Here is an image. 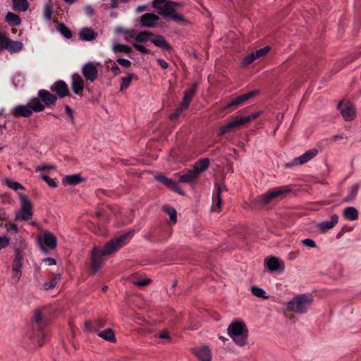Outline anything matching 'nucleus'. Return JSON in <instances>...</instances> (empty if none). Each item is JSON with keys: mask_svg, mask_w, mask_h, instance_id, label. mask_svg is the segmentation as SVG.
<instances>
[{"mask_svg": "<svg viewBox=\"0 0 361 361\" xmlns=\"http://www.w3.org/2000/svg\"><path fill=\"white\" fill-rule=\"evenodd\" d=\"M135 231L132 230L106 242L102 248L94 246L91 251V272L96 274L103 266L105 257L118 252L132 238Z\"/></svg>", "mask_w": 361, "mask_h": 361, "instance_id": "nucleus-1", "label": "nucleus"}, {"mask_svg": "<svg viewBox=\"0 0 361 361\" xmlns=\"http://www.w3.org/2000/svg\"><path fill=\"white\" fill-rule=\"evenodd\" d=\"M45 317L44 308L35 310L31 320L30 339L34 345L42 347L44 343Z\"/></svg>", "mask_w": 361, "mask_h": 361, "instance_id": "nucleus-2", "label": "nucleus"}, {"mask_svg": "<svg viewBox=\"0 0 361 361\" xmlns=\"http://www.w3.org/2000/svg\"><path fill=\"white\" fill-rule=\"evenodd\" d=\"M313 302V296L310 294H300L293 298L287 303V310L296 314L306 313Z\"/></svg>", "mask_w": 361, "mask_h": 361, "instance_id": "nucleus-3", "label": "nucleus"}, {"mask_svg": "<svg viewBox=\"0 0 361 361\" xmlns=\"http://www.w3.org/2000/svg\"><path fill=\"white\" fill-rule=\"evenodd\" d=\"M44 106L38 98H32L26 105H18L11 110V114L16 118L29 117L33 112L43 111Z\"/></svg>", "mask_w": 361, "mask_h": 361, "instance_id": "nucleus-4", "label": "nucleus"}, {"mask_svg": "<svg viewBox=\"0 0 361 361\" xmlns=\"http://www.w3.org/2000/svg\"><path fill=\"white\" fill-rule=\"evenodd\" d=\"M228 334L234 342L240 346H243L247 343V329L242 322H232L228 328Z\"/></svg>", "mask_w": 361, "mask_h": 361, "instance_id": "nucleus-5", "label": "nucleus"}, {"mask_svg": "<svg viewBox=\"0 0 361 361\" xmlns=\"http://www.w3.org/2000/svg\"><path fill=\"white\" fill-rule=\"evenodd\" d=\"M290 191V189L286 185L274 188L261 195L259 201L262 204L267 205L275 200L283 198Z\"/></svg>", "mask_w": 361, "mask_h": 361, "instance_id": "nucleus-6", "label": "nucleus"}, {"mask_svg": "<svg viewBox=\"0 0 361 361\" xmlns=\"http://www.w3.org/2000/svg\"><path fill=\"white\" fill-rule=\"evenodd\" d=\"M163 6V12H159V13L165 18H170L174 21L187 22L183 16L178 13L179 8L182 7L181 4L169 1L166 2Z\"/></svg>", "mask_w": 361, "mask_h": 361, "instance_id": "nucleus-7", "label": "nucleus"}, {"mask_svg": "<svg viewBox=\"0 0 361 361\" xmlns=\"http://www.w3.org/2000/svg\"><path fill=\"white\" fill-rule=\"evenodd\" d=\"M21 209L16 214V221H27L32 216V205L26 195L19 193Z\"/></svg>", "mask_w": 361, "mask_h": 361, "instance_id": "nucleus-8", "label": "nucleus"}, {"mask_svg": "<svg viewBox=\"0 0 361 361\" xmlns=\"http://www.w3.org/2000/svg\"><path fill=\"white\" fill-rule=\"evenodd\" d=\"M23 256L19 250H16L15 253V258L12 265V278L15 282H18L22 273Z\"/></svg>", "mask_w": 361, "mask_h": 361, "instance_id": "nucleus-9", "label": "nucleus"}, {"mask_svg": "<svg viewBox=\"0 0 361 361\" xmlns=\"http://www.w3.org/2000/svg\"><path fill=\"white\" fill-rule=\"evenodd\" d=\"M259 94V91L255 90L250 91L247 93L241 94L240 96L236 97L235 98L233 99L232 101L229 103H228L224 107V109H228L231 107H236L238 106H240L245 103L247 100L250 99L257 96Z\"/></svg>", "mask_w": 361, "mask_h": 361, "instance_id": "nucleus-10", "label": "nucleus"}, {"mask_svg": "<svg viewBox=\"0 0 361 361\" xmlns=\"http://www.w3.org/2000/svg\"><path fill=\"white\" fill-rule=\"evenodd\" d=\"M318 154V149L312 148L307 150L301 156L294 159L290 163L287 164L288 166H300L307 163Z\"/></svg>", "mask_w": 361, "mask_h": 361, "instance_id": "nucleus-11", "label": "nucleus"}, {"mask_svg": "<svg viewBox=\"0 0 361 361\" xmlns=\"http://www.w3.org/2000/svg\"><path fill=\"white\" fill-rule=\"evenodd\" d=\"M82 73L87 81L92 82L97 78L98 70L94 63L87 62L82 66Z\"/></svg>", "mask_w": 361, "mask_h": 361, "instance_id": "nucleus-12", "label": "nucleus"}, {"mask_svg": "<svg viewBox=\"0 0 361 361\" xmlns=\"http://www.w3.org/2000/svg\"><path fill=\"white\" fill-rule=\"evenodd\" d=\"M338 108L342 116L345 121H352L355 118V110L354 106L349 102H341Z\"/></svg>", "mask_w": 361, "mask_h": 361, "instance_id": "nucleus-13", "label": "nucleus"}, {"mask_svg": "<svg viewBox=\"0 0 361 361\" xmlns=\"http://www.w3.org/2000/svg\"><path fill=\"white\" fill-rule=\"evenodd\" d=\"M51 90L55 92L61 98L68 96L70 99H75L74 97L70 95L68 87L63 80H59L54 82V84L51 87Z\"/></svg>", "mask_w": 361, "mask_h": 361, "instance_id": "nucleus-14", "label": "nucleus"}, {"mask_svg": "<svg viewBox=\"0 0 361 361\" xmlns=\"http://www.w3.org/2000/svg\"><path fill=\"white\" fill-rule=\"evenodd\" d=\"M71 85L75 94L82 96L85 82L82 77L78 73H75L72 75Z\"/></svg>", "mask_w": 361, "mask_h": 361, "instance_id": "nucleus-15", "label": "nucleus"}, {"mask_svg": "<svg viewBox=\"0 0 361 361\" xmlns=\"http://www.w3.org/2000/svg\"><path fill=\"white\" fill-rule=\"evenodd\" d=\"M159 19V17L154 13H145L140 18V26L142 27H154Z\"/></svg>", "mask_w": 361, "mask_h": 361, "instance_id": "nucleus-16", "label": "nucleus"}, {"mask_svg": "<svg viewBox=\"0 0 361 361\" xmlns=\"http://www.w3.org/2000/svg\"><path fill=\"white\" fill-rule=\"evenodd\" d=\"M106 320L104 317H100L93 322L86 321L85 322V330L87 332L97 333L99 329L104 328Z\"/></svg>", "mask_w": 361, "mask_h": 361, "instance_id": "nucleus-17", "label": "nucleus"}, {"mask_svg": "<svg viewBox=\"0 0 361 361\" xmlns=\"http://www.w3.org/2000/svg\"><path fill=\"white\" fill-rule=\"evenodd\" d=\"M156 180L161 183L166 187H168L171 190L181 195H184V192L180 188L177 183L173 181L171 178H169L164 176L159 175L155 177Z\"/></svg>", "mask_w": 361, "mask_h": 361, "instance_id": "nucleus-18", "label": "nucleus"}, {"mask_svg": "<svg viewBox=\"0 0 361 361\" xmlns=\"http://www.w3.org/2000/svg\"><path fill=\"white\" fill-rule=\"evenodd\" d=\"M50 28L56 29L62 36L66 39H71L73 36L71 30L63 23H59L57 20L50 22L49 25Z\"/></svg>", "mask_w": 361, "mask_h": 361, "instance_id": "nucleus-19", "label": "nucleus"}, {"mask_svg": "<svg viewBox=\"0 0 361 361\" xmlns=\"http://www.w3.org/2000/svg\"><path fill=\"white\" fill-rule=\"evenodd\" d=\"M216 188V192L214 194L212 200H213V205L212 209L214 212H219V209L221 208L222 201L221 197V192L226 190V188L225 185H220L219 184L216 183L215 185Z\"/></svg>", "mask_w": 361, "mask_h": 361, "instance_id": "nucleus-20", "label": "nucleus"}, {"mask_svg": "<svg viewBox=\"0 0 361 361\" xmlns=\"http://www.w3.org/2000/svg\"><path fill=\"white\" fill-rule=\"evenodd\" d=\"M197 89V84L195 82L192 84L190 88L186 90L184 92V95L183 98V101L180 102L181 108L182 109H188L192 99L195 96Z\"/></svg>", "mask_w": 361, "mask_h": 361, "instance_id": "nucleus-21", "label": "nucleus"}, {"mask_svg": "<svg viewBox=\"0 0 361 361\" xmlns=\"http://www.w3.org/2000/svg\"><path fill=\"white\" fill-rule=\"evenodd\" d=\"M338 221V216L336 214L331 216V220L324 221L317 225L318 228L322 233L327 232L334 228Z\"/></svg>", "mask_w": 361, "mask_h": 361, "instance_id": "nucleus-22", "label": "nucleus"}, {"mask_svg": "<svg viewBox=\"0 0 361 361\" xmlns=\"http://www.w3.org/2000/svg\"><path fill=\"white\" fill-rule=\"evenodd\" d=\"M194 353L200 361H211L212 360L210 349L207 345L195 348Z\"/></svg>", "mask_w": 361, "mask_h": 361, "instance_id": "nucleus-23", "label": "nucleus"}, {"mask_svg": "<svg viewBox=\"0 0 361 361\" xmlns=\"http://www.w3.org/2000/svg\"><path fill=\"white\" fill-rule=\"evenodd\" d=\"M150 42L159 48L165 49L171 52L173 49L171 46L166 42L164 37L161 35H154L150 39Z\"/></svg>", "mask_w": 361, "mask_h": 361, "instance_id": "nucleus-24", "label": "nucleus"}, {"mask_svg": "<svg viewBox=\"0 0 361 361\" xmlns=\"http://www.w3.org/2000/svg\"><path fill=\"white\" fill-rule=\"evenodd\" d=\"M80 39L82 41H92L97 37V32L90 27H83L79 33Z\"/></svg>", "mask_w": 361, "mask_h": 361, "instance_id": "nucleus-25", "label": "nucleus"}, {"mask_svg": "<svg viewBox=\"0 0 361 361\" xmlns=\"http://www.w3.org/2000/svg\"><path fill=\"white\" fill-rule=\"evenodd\" d=\"M210 159L209 158H202L199 159L193 166V170L200 176V174L205 171L209 166Z\"/></svg>", "mask_w": 361, "mask_h": 361, "instance_id": "nucleus-26", "label": "nucleus"}, {"mask_svg": "<svg viewBox=\"0 0 361 361\" xmlns=\"http://www.w3.org/2000/svg\"><path fill=\"white\" fill-rule=\"evenodd\" d=\"M199 176L193 169L189 170L186 173L183 174L179 178V182L194 184Z\"/></svg>", "mask_w": 361, "mask_h": 361, "instance_id": "nucleus-27", "label": "nucleus"}, {"mask_svg": "<svg viewBox=\"0 0 361 361\" xmlns=\"http://www.w3.org/2000/svg\"><path fill=\"white\" fill-rule=\"evenodd\" d=\"M57 242L56 236L50 231H47V255L48 254V250H53L57 247Z\"/></svg>", "mask_w": 361, "mask_h": 361, "instance_id": "nucleus-28", "label": "nucleus"}, {"mask_svg": "<svg viewBox=\"0 0 361 361\" xmlns=\"http://www.w3.org/2000/svg\"><path fill=\"white\" fill-rule=\"evenodd\" d=\"M82 181V178L79 174L66 176L63 179L64 185H76Z\"/></svg>", "mask_w": 361, "mask_h": 361, "instance_id": "nucleus-29", "label": "nucleus"}, {"mask_svg": "<svg viewBox=\"0 0 361 361\" xmlns=\"http://www.w3.org/2000/svg\"><path fill=\"white\" fill-rule=\"evenodd\" d=\"M5 20L11 26H18L21 23V19L19 16L13 12H8Z\"/></svg>", "mask_w": 361, "mask_h": 361, "instance_id": "nucleus-30", "label": "nucleus"}, {"mask_svg": "<svg viewBox=\"0 0 361 361\" xmlns=\"http://www.w3.org/2000/svg\"><path fill=\"white\" fill-rule=\"evenodd\" d=\"M98 336L107 341L114 343L116 341L114 331L111 329H106L104 331L97 332Z\"/></svg>", "mask_w": 361, "mask_h": 361, "instance_id": "nucleus-31", "label": "nucleus"}, {"mask_svg": "<svg viewBox=\"0 0 361 361\" xmlns=\"http://www.w3.org/2000/svg\"><path fill=\"white\" fill-rule=\"evenodd\" d=\"M154 33L150 31H141L135 37V40L140 43H144L147 41H150L153 37Z\"/></svg>", "mask_w": 361, "mask_h": 361, "instance_id": "nucleus-32", "label": "nucleus"}, {"mask_svg": "<svg viewBox=\"0 0 361 361\" xmlns=\"http://www.w3.org/2000/svg\"><path fill=\"white\" fill-rule=\"evenodd\" d=\"M137 80L138 77L137 75L134 73H130L126 77H123L121 78V84L120 86V91H123L126 90L130 85L133 80Z\"/></svg>", "mask_w": 361, "mask_h": 361, "instance_id": "nucleus-33", "label": "nucleus"}, {"mask_svg": "<svg viewBox=\"0 0 361 361\" xmlns=\"http://www.w3.org/2000/svg\"><path fill=\"white\" fill-rule=\"evenodd\" d=\"M265 265L269 271H275L279 269L280 262L277 258L271 257L265 262Z\"/></svg>", "mask_w": 361, "mask_h": 361, "instance_id": "nucleus-34", "label": "nucleus"}, {"mask_svg": "<svg viewBox=\"0 0 361 361\" xmlns=\"http://www.w3.org/2000/svg\"><path fill=\"white\" fill-rule=\"evenodd\" d=\"M343 216L348 220L354 221L358 218V212L355 207H349L344 210Z\"/></svg>", "mask_w": 361, "mask_h": 361, "instance_id": "nucleus-35", "label": "nucleus"}, {"mask_svg": "<svg viewBox=\"0 0 361 361\" xmlns=\"http://www.w3.org/2000/svg\"><path fill=\"white\" fill-rule=\"evenodd\" d=\"M13 8L18 11H25L28 8V2L27 0H12Z\"/></svg>", "mask_w": 361, "mask_h": 361, "instance_id": "nucleus-36", "label": "nucleus"}, {"mask_svg": "<svg viewBox=\"0 0 361 361\" xmlns=\"http://www.w3.org/2000/svg\"><path fill=\"white\" fill-rule=\"evenodd\" d=\"M163 210L169 214L170 217V221L173 224H175L177 221V212L176 210L169 205H164L163 207Z\"/></svg>", "mask_w": 361, "mask_h": 361, "instance_id": "nucleus-37", "label": "nucleus"}, {"mask_svg": "<svg viewBox=\"0 0 361 361\" xmlns=\"http://www.w3.org/2000/svg\"><path fill=\"white\" fill-rule=\"evenodd\" d=\"M250 118L245 116H237L231 121L234 129L249 123Z\"/></svg>", "mask_w": 361, "mask_h": 361, "instance_id": "nucleus-38", "label": "nucleus"}, {"mask_svg": "<svg viewBox=\"0 0 361 361\" xmlns=\"http://www.w3.org/2000/svg\"><path fill=\"white\" fill-rule=\"evenodd\" d=\"M23 49V44L20 42L13 41L11 39V42L8 43L6 49L10 52H18Z\"/></svg>", "mask_w": 361, "mask_h": 361, "instance_id": "nucleus-39", "label": "nucleus"}, {"mask_svg": "<svg viewBox=\"0 0 361 361\" xmlns=\"http://www.w3.org/2000/svg\"><path fill=\"white\" fill-rule=\"evenodd\" d=\"M113 50L114 52H120L128 54L131 52L132 49L128 45L122 44H116L113 47Z\"/></svg>", "mask_w": 361, "mask_h": 361, "instance_id": "nucleus-40", "label": "nucleus"}, {"mask_svg": "<svg viewBox=\"0 0 361 361\" xmlns=\"http://www.w3.org/2000/svg\"><path fill=\"white\" fill-rule=\"evenodd\" d=\"M251 292L252 295H254L256 297L267 299L268 296L266 295V292L261 288H259L256 286H253L251 288Z\"/></svg>", "mask_w": 361, "mask_h": 361, "instance_id": "nucleus-41", "label": "nucleus"}, {"mask_svg": "<svg viewBox=\"0 0 361 361\" xmlns=\"http://www.w3.org/2000/svg\"><path fill=\"white\" fill-rule=\"evenodd\" d=\"M359 188H360V185L358 184L353 185L350 188V191L349 194L345 197V201L350 202V201L354 200L357 195Z\"/></svg>", "mask_w": 361, "mask_h": 361, "instance_id": "nucleus-42", "label": "nucleus"}, {"mask_svg": "<svg viewBox=\"0 0 361 361\" xmlns=\"http://www.w3.org/2000/svg\"><path fill=\"white\" fill-rule=\"evenodd\" d=\"M61 277V276L60 273L54 274L53 278L50 281L49 283L47 282V290L54 288Z\"/></svg>", "mask_w": 361, "mask_h": 361, "instance_id": "nucleus-43", "label": "nucleus"}, {"mask_svg": "<svg viewBox=\"0 0 361 361\" xmlns=\"http://www.w3.org/2000/svg\"><path fill=\"white\" fill-rule=\"evenodd\" d=\"M234 130L231 121L219 128L218 135L221 136Z\"/></svg>", "mask_w": 361, "mask_h": 361, "instance_id": "nucleus-44", "label": "nucleus"}, {"mask_svg": "<svg viewBox=\"0 0 361 361\" xmlns=\"http://www.w3.org/2000/svg\"><path fill=\"white\" fill-rule=\"evenodd\" d=\"M270 49L271 48L269 46H266V47L261 48V49L257 50L256 51L253 52V54H254L255 58L257 59L264 56L269 51Z\"/></svg>", "mask_w": 361, "mask_h": 361, "instance_id": "nucleus-45", "label": "nucleus"}, {"mask_svg": "<svg viewBox=\"0 0 361 361\" xmlns=\"http://www.w3.org/2000/svg\"><path fill=\"white\" fill-rule=\"evenodd\" d=\"M6 185L14 190H18L19 189L25 190V188L20 183L10 180H6Z\"/></svg>", "mask_w": 361, "mask_h": 361, "instance_id": "nucleus-46", "label": "nucleus"}, {"mask_svg": "<svg viewBox=\"0 0 361 361\" xmlns=\"http://www.w3.org/2000/svg\"><path fill=\"white\" fill-rule=\"evenodd\" d=\"M256 59H257L255 58L253 52L250 53L248 55H247L245 57H244V59H243V61H242V65L243 66H247L251 64L252 63H253Z\"/></svg>", "mask_w": 361, "mask_h": 361, "instance_id": "nucleus-47", "label": "nucleus"}, {"mask_svg": "<svg viewBox=\"0 0 361 361\" xmlns=\"http://www.w3.org/2000/svg\"><path fill=\"white\" fill-rule=\"evenodd\" d=\"M166 0H154L152 2V6L154 8L157 9L159 12H163L164 6L165 3L167 2Z\"/></svg>", "mask_w": 361, "mask_h": 361, "instance_id": "nucleus-48", "label": "nucleus"}, {"mask_svg": "<svg viewBox=\"0 0 361 361\" xmlns=\"http://www.w3.org/2000/svg\"><path fill=\"white\" fill-rule=\"evenodd\" d=\"M151 280L149 279H135L132 280L133 284L137 286H145L149 285L151 283Z\"/></svg>", "mask_w": 361, "mask_h": 361, "instance_id": "nucleus-49", "label": "nucleus"}, {"mask_svg": "<svg viewBox=\"0 0 361 361\" xmlns=\"http://www.w3.org/2000/svg\"><path fill=\"white\" fill-rule=\"evenodd\" d=\"M11 42V39L5 36L4 35L0 33V49H6L7 47L8 43Z\"/></svg>", "mask_w": 361, "mask_h": 361, "instance_id": "nucleus-50", "label": "nucleus"}, {"mask_svg": "<svg viewBox=\"0 0 361 361\" xmlns=\"http://www.w3.org/2000/svg\"><path fill=\"white\" fill-rule=\"evenodd\" d=\"M186 109H182L181 105L179 104L178 107L175 110V111L170 115L169 118L171 120H176L180 116L181 113Z\"/></svg>", "mask_w": 361, "mask_h": 361, "instance_id": "nucleus-51", "label": "nucleus"}, {"mask_svg": "<svg viewBox=\"0 0 361 361\" xmlns=\"http://www.w3.org/2000/svg\"><path fill=\"white\" fill-rule=\"evenodd\" d=\"M57 100V97L47 91V106L54 104Z\"/></svg>", "mask_w": 361, "mask_h": 361, "instance_id": "nucleus-52", "label": "nucleus"}, {"mask_svg": "<svg viewBox=\"0 0 361 361\" xmlns=\"http://www.w3.org/2000/svg\"><path fill=\"white\" fill-rule=\"evenodd\" d=\"M131 1L132 0H111L109 8L111 9H115L118 8L119 3L126 4Z\"/></svg>", "mask_w": 361, "mask_h": 361, "instance_id": "nucleus-53", "label": "nucleus"}, {"mask_svg": "<svg viewBox=\"0 0 361 361\" xmlns=\"http://www.w3.org/2000/svg\"><path fill=\"white\" fill-rule=\"evenodd\" d=\"M133 47L137 51H138L142 54H150V50L145 48L143 45H141L139 44H134Z\"/></svg>", "mask_w": 361, "mask_h": 361, "instance_id": "nucleus-54", "label": "nucleus"}, {"mask_svg": "<svg viewBox=\"0 0 361 361\" xmlns=\"http://www.w3.org/2000/svg\"><path fill=\"white\" fill-rule=\"evenodd\" d=\"M302 244L304 246H306L308 247H317L315 242L310 238H306V239L302 240Z\"/></svg>", "mask_w": 361, "mask_h": 361, "instance_id": "nucleus-55", "label": "nucleus"}, {"mask_svg": "<svg viewBox=\"0 0 361 361\" xmlns=\"http://www.w3.org/2000/svg\"><path fill=\"white\" fill-rule=\"evenodd\" d=\"M125 39L126 41L130 42L132 39H135L136 31L135 30H128L126 34H125Z\"/></svg>", "mask_w": 361, "mask_h": 361, "instance_id": "nucleus-56", "label": "nucleus"}, {"mask_svg": "<svg viewBox=\"0 0 361 361\" xmlns=\"http://www.w3.org/2000/svg\"><path fill=\"white\" fill-rule=\"evenodd\" d=\"M10 238L6 236H0V250L7 247L9 244Z\"/></svg>", "mask_w": 361, "mask_h": 361, "instance_id": "nucleus-57", "label": "nucleus"}, {"mask_svg": "<svg viewBox=\"0 0 361 361\" xmlns=\"http://www.w3.org/2000/svg\"><path fill=\"white\" fill-rule=\"evenodd\" d=\"M116 61L118 64L126 68H128L131 66V61L126 59L119 58Z\"/></svg>", "mask_w": 361, "mask_h": 361, "instance_id": "nucleus-58", "label": "nucleus"}, {"mask_svg": "<svg viewBox=\"0 0 361 361\" xmlns=\"http://www.w3.org/2000/svg\"><path fill=\"white\" fill-rule=\"evenodd\" d=\"M38 244L42 251L45 252V234L41 235L38 237Z\"/></svg>", "mask_w": 361, "mask_h": 361, "instance_id": "nucleus-59", "label": "nucleus"}, {"mask_svg": "<svg viewBox=\"0 0 361 361\" xmlns=\"http://www.w3.org/2000/svg\"><path fill=\"white\" fill-rule=\"evenodd\" d=\"M262 114V111H256L249 116H245V118H250V119H249V123H250L252 120H255V119L257 118Z\"/></svg>", "mask_w": 361, "mask_h": 361, "instance_id": "nucleus-60", "label": "nucleus"}, {"mask_svg": "<svg viewBox=\"0 0 361 361\" xmlns=\"http://www.w3.org/2000/svg\"><path fill=\"white\" fill-rule=\"evenodd\" d=\"M46 16H47V21L49 20V23L51 21V16H52V10L51 6L47 4V8H46Z\"/></svg>", "mask_w": 361, "mask_h": 361, "instance_id": "nucleus-61", "label": "nucleus"}, {"mask_svg": "<svg viewBox=\"0 0 361 361\" xmlns=\"http://www.w3.org/2000/svg\"><path fill=\"white\" fill-rule=\"evenodd\" d=\"M47 184L52 188H55L57 186L56 183L54 179L47 176Z\"/></svg>", "mask_w": 361, "mask_h": 361, "instance_id": "nucleus-62", "label": "nucleus"}, {"mask_svg": "<svg viewBox=\"0 0 361 361\" xmlns=\"http://www.w3.org/2000/svg\"><path fill=\"white\" fill-rule=\"evenodd\" d=\"M159 338L161 339H170L169 334L167 331H162L159 334Z\"/></svg>", "mask_w": 361, "mask_h": 361, "instance_id": "nucleus-63", "label": "nucleus"}, {"mask_svg": "<svg viewBox=\"0 0 361 361\" xmlns=\"http://www.w3.org/2000/svg\"><path fill=\"white\" fill-rule=\"evenodd\" d=\"M158 61L159 65L162 68H164V69H165V68H168L169 64H168V63H167L165 60L161 59H158V61Z\"/></svg>", "mask_w": 361, "mask_h": 361, "instance_id": "nucleus-64", "label": "nucleus"}]
</instances>
